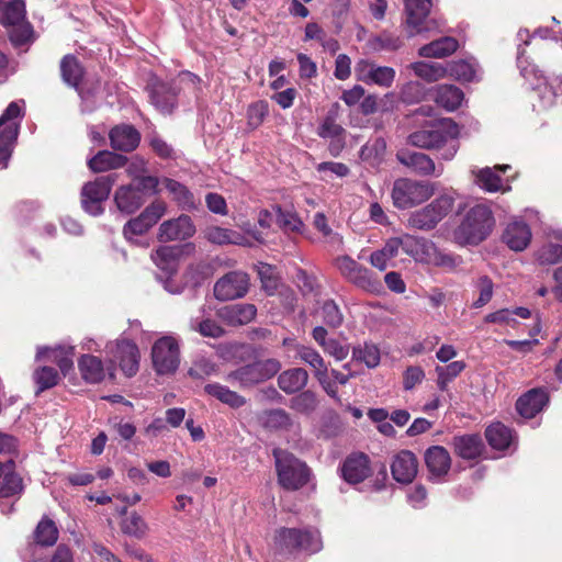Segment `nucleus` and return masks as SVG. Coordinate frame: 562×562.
Returning a JSON list of instances; mask_svg holds the SVG:
<instances>
[{"label": "nucleus", "instance_id": "obj_62", "mask_svg": "<svg viewBox=\"0 0 562 562\" xmlns=\"http://www.w3.org/2000/svg\"><path fill=\"white\" fill-rule=\"evenodd\" d=\"M269 113V105L267 101L260 100L248 106L247 119L248 125L257 128L262 124Z\"/></svg>", "mask_w": 562, "mask_h": 562}, {"label": "nucleus", "instance_id": "obj_51", "mask_svg": "<svg viewBox=\"0 0 562 562\" xmlns=\"http://www.w3.org/2000/svg\"><path fill=\"white\" fill-rule=\"evenodd\" d=\"M1 22L5 26H12L25 22V3L23 0H13L9 2L1 16Z\"/></svg>", "mask_w": 562, "mask_h": 562}, {"label": "nucleus", "instance_id": "obj_27", "mask_svg": "<svg viewBox=\"0 0 562 562\" xmlns=\"http://www.w3.org/2000/svg\"><path fill=\"white\" fill-rule=\"evenodd\" d=\"M432 99L437 105L448 112L461 106L464 100L463 91L453 85H438L432 89Z\"/></svg>", "mask_w": 562, "mask_h": 562}, {"label": "nucleus", "instance_id": "obj_52", "mask_svg": "<svg viewBox=\"0 0 562 562\" xmlns=\"http://www.w3.org/2000/svg\"><path fill=\"white\" fill-rule=\"evenodd\" d=\"M316 407V395L310 390L301 392L290 401V408L300 414H311Z\"/></svg>", "mask_w": 562, "mask_h": 562}, {"label": "nucleus", "instance_id": "obj_17", "mask_svg": "<svg viewBox=\"0 0 562 562\" xmlns=\"http://www.w3.org/2000/svg\"><path fill=\"white\" fill-rule=\"evenodd\" d=\"M21 115V105L18 102H11L0 116V156L5 159L11 156V149L19 133V125L13 120Z\"/></svg>", "mask_w": 562, "mask_h": 562}, {"label": "nucleus", "instance_id": "obj_13", "mask_svg": "<svg viewBox=\"0 0 562 562\" xmlns=\"http://www.w3.org/2000/svg\"><path fill=\"white\" fill-rule=\"evenodd\" d=\"M203 237L211 244L237 245L243 247H252L254 241L263 243L261 235L255 231H246L241 234L237 231L224 228L221 226H209L203 231Z\"/></svg>", "mask_w": 562, "mask_h": 562}, {"label": "nucleus", "instance_id": "obj_30", "mask_svg": "<svg viewBox=\"0 0 562 562\" xmlns=\"http://www.w3.org/2000/svg\"><path fill=\"white\" fill-rule=\"evenodd\" d=\"M257 314L254 304H234L220 311V317L231 326H241L250 323Z\"/></svg>", "mask_w": 562, "mask_h": 562}, {"label": "nucleus", "instance_id": "obj_25", "mask_svg": "<svg viewBox=\"0 0 562 562\" xmlns=\"http://www.w3.org/2000/svg\"><path fill=\"white\" fill-rule=\"evenodd\" d=\"M114 202L120 212L133 214L140 209L145 199L139 189L132 184H124L115 190Z\"/></svg>", "mask_w": 562, "mask_h": 562}, {"label": "nucleus", "instance_id": "obj_32", "mask_svg": "<svg viewBox=\"0 0 562 562\" xmlns=\"http://www.w3.org/2000/svg\"><path fill=\"white\" fill-rule=\"evenodd\" d=\"M308 382V373L303 368H291L282 371L278 376V385L286 394L302 391Z\"/></svg>", "mask_w": 562, "mask_h": 562}, {"label": "nucleus", "instance_id": "obj_31", "mask_svg": "<svg viewBox=\"0 0 562 562\" xmlns=\"http://www.w3.org/2000/svg\"><path fill=\"white\" fill-rule=\"evenodd\" d=\"M396 158L402 165L423 176L435 175L437 171L434 160L423 153L401 151L397 153Z\"/></svg>", "mask_w": 562, "mask_h": 562}, {"label": "nucleus", "instance_id": "obj_58", "mask_svg": "<svg viewBox=\"0 0 562 562\" xmlns=\"http://www.w3.org/2000/svg\"><path fill=\"white\" fill-rule=\"evenodd\" d=\"M59 375L54 368L42 367L34 372V381L37 384V393L54 387Z\"/></svg>", "mask_w": 562, "mask_h": 562}, {"label": "nucleus", "instance_id": "obj_47", "mask_svg": "<svg viewBox=\"0 0 562 562\" xmlns=\"http://www.w3.org/2000/svg\"><path fill=\"white\" fill-rule=\"evenodd\" d=\"M34 537L37 544L52 547L58 539V529L53 520L44 517L38 522L34 532Z\"/></svg>", "mask_w": 562, "mask_h": 562}, {"label": "nucleus", "instance_id": "obj_5", "mask_svg": "<svg viewBox=\"0 0 562 562\" xmlns=\"http://www.w3.org/2000/svg\"><path fill=\"white\" fill-rule=\"evenodd\" d=\"M274 543L281 551H305L316 553L323 548L319 531L315 528H280L274 536Z\"/></svg>", "mask_w": 562, "mask_h": 562}, {"label": "nucleus", "instance_id": "obj_7", "mask_svg": "<svg viewBox=\"0 0 562 562\" xmlns=\"http://www.w3.org/2000/svg\"><path fill=\"white\" fill-rule=\"evenodd\" d=\"M435 193L434 184L408 178L396 179L392 188V201L395 207L405 210L424 203Z\"/></svg>", "mask_w": 562, "mask_h": 562}, {"label": "nucleus", "instance_id": "obj_20", "mask_svg": "<svg viewBox=\"0 0 562 562\" xmlns=\"http://www.w3.org/2000/svg\"><path fill=\"white\" fill-rule=\"evenodd\" d=\"M340 472L347 483L359 484L372 474L370 458L363 452H353L345 459Z\"/></svg>", "mask_w": 562, "mask_h": 562}, {"label": "nucleus", "instance_id": "obj_54", "mask_svg": "<svg viewBox=\"0 0 562 562\" xmlns=\"http://www.w3.org/2000/svg\"><path fill=\"white\" fill-rule=\"evenodd\" d=\"M536 259L540 265H555L562 259V245L552 241L542 245L536 252Z\"/></svg>", "mask_w": 562, "mask_h": 562}, {"label": "nucleus", "instance_id": "obj_29", "mask_svg": "<svg viewBox=\"0 0 562 562\" xmlns=\"http://www.w3.org/2000/svg\"><path fill=\"white\" fill-rule=\"evenodd\" d=\"M548 403V395L542 390H530L522 396H520L516 403L518 413L525 418H532Z\"/></svg>", "mask_w": 562, "mask_h": 562}, {"label": "nucleus", "instance_id": "obj_10", "mask_svg": "<svg viewBox=\"0 0 562 562\" xmlns=\"http://www.w3.org/2000/svg\"><path fill=\"white\" fill-rule=\"evenodd\" d=\"M116 177L109 175L87 182L81 189V205L90 215L103 213V202L108 200Z\"/></svg>", "mask_w": 562, "mask_h": 562}, {"label": "nucleus", "instance_id": "obj_38", "mask_svg": "<svg viewBox=\"0 0 562 562\" xmlns=\"http://www.w3.org/2000/svg\"><path fill=\"white\" fill-rule=\"evenodd\" d=\"M74 348H41L36 357L46 358L48 361L55 362L60 371L66 374L74 366L72 361Z\"/></svg>", "mask_w": 562, "mask_h": 562}, {"label": "nucleus", "instance_id": "obj_19", "mask_svg": "<svg viewBox=\"0 0 562 562\" xmlns=\"http://www.w3.org/2000/svg\"><path fill=\"white\" fill-rule=\"evenodd\" d=\"M195 252V245L187 243L175 246H160L151 252L150 258L154 263L162 271L172 272L176 270L178 260L183 256H190Z\"/></svg>", "mask_w": 562, "mask_h": 562}, {"label": "nucleus", "instance_id": "obj_12", "mask_svg": "<svg viewBox=\"0 0 562 562\" xmlns=\"http://www.w3.org/2000/svg\"><path fill=\"white\" fill-rule=\"evenodd\" d=\"M151 359L158 374L173 373L180 363V349L178 340L172 336L159 338L151 348Z\"/></svg>", "mask_w": 562, "mask_h": 562}, {"label": "nucleus", "instance_id": "obj_22", "mask_svg": "<svg viewBox=\"0 0 562 562\" xmlns=\"http://www.w3.org/2000/svg\"><path fill=\"white\" fill-rule=\"evenodd\" d=\"M345 128L337 123L333 111L328 112L317 128L321 138L330 139L328 150L334 157H337L345 147Z\"/></svg>", "mask_w": 562, "mask_h": 562}, {"label": "nucleus", "instance_id": "obj_26", "mask_svg": "<svg viewBox=\"0 0 562 562\" xmlns=\"http://www.w3.org/2000/svg\"><path fill=\"white\" fill-rule=\"evenodd\" d=\"M111 146L121 151L134 150L140 140L138 131L132 125H117L109 134Z\"/></svg>", "mask_w": 562, "mask_h": 562}, {"label": "nucleus", "instance_id": "obj_4", "mask_svg": "<svg viewBox=\"0 0 562 562\" xmlns=\"http://www.w3.org/2000/svg\"><path fill=\"white\" fill-rule=\"evenodd\" d=\"M273 457L278 483L282 488L297 491L310 482L312 471L304 461L282 449H274Z\"/></svg>", "mask_w": 562, "mask_h": 562}, {"label": "nucleus", "instance_id": "obj_53", "mask_svg": "<svg viewBox=\"0 0 562 562\" xmlns=\"http://www.w3.org/2000/svg\"><path fill=\"white\" fill-rule=\"evenodd\" d=\"M263 290L272 294L279 285V277L276 268L269 263L259 262L256 266Z\"/></svg>", "mask_w": 562, "mask_h": 562}, {"label": "nucleus", "instance_id": "obj_41", "mask_svg": "<svg viewBox=\"0 0 562 562\" xmlns=\"http://www.w3.org/2000/svg\"><path fill=\"white\" fill-rule=\"evenodd\" d=\"M411 68L417 77L428 82L447 78L446 64L416 61L411 65Z\"/></svg>", "mask_w": 562, "mask_h": 562}, {"label": "nucleus", "instance_id": "obj_16", "mask_svg": "<svg viewBox=\"0 0 562 562\" xmlns=\"http://www.w3.org/2000/svg\"><path fill=\"white\" fill-rule=\"evenodd\" d=\"M248 289V274L243 271H231L216 281L214 295L220 301H231L246 295Z\"/></svg>", "mask_w": 562, "mask_h": 562}, {"label": "nucleus", "instance_id": "obj_63", "mask_svg": "<svg viewBox=\"0 0 562 562\" xmlns=\"http://www.w3.org/2000/svg\"><path fill=\"white\" fill-rule=\"evenodd\" d=\"M277 223L281 228L290 232H301L304 226L296 214L282 211L281 207H277Z\"/></svg>", "mask_w": 562, "mask_h": 562}, {"label": "nucleus", "instance_id": "obj_46", "mask_svg": "<svg viewBox=\"0 0 562 562\" xmlns=\"http://www.w3.org/2000/svg\"><path fill=\"white\" fill-rule=\"evenodd\" d=\"M61 77L66 83L77 87L82 78L83 70L72 55H66L60 61Z\"/></svg>", "mask_w": 562, "mask_h": 562}, {"label": "nucleus", "instance_id": "obj_34", "mask_svg": "<svg viewBox=\"0 0 562 562\" xmlns=\"http://www.w3.org/2000/svg\"><path fill=\"white\" fill-rule=\"evenodd\" d=\"M78 369L87 383H100L106 375L102 360L92 355L81 356L78 360Z\"/></svg>", "mask_w": 562, "mask_h": 562}, {"label": "nucleus", "instance_id": "obj_59", "mask_svg": "<svg viewBox=\"0 0 562 562\" xmlns=\"http://www.w3.org/2000/svg\"><path fill=\"white\" fill-rule=\"evenodd\" d=\"M22 490V479L18 474L11 471L4 473L2 481L0 483V497L14 496L16 494H20Z\"/></svg>", "mask_w": 562, "mask_h": 562}, {"label": "nucleus", "instance_id": "obj_23", "mask_svg": "<svg viewBox=\"0 0 562 562\" xmlns=\"http://www.w3.org/2000/svg\"><path fill=\"white\" fill-rule=\"evenodd\" d=\"M393 479L402 484L413 482L418 473V460L415 453L409 450L397 452L391 463Z\"/></svg>", "mask_w": 562, "mask_h": 562}, {"label": "nucleus", "instance_id": "obj_60", "mask_svg": "<svg viewBox=\"0 0 562 562\" xmlns=\"http://www.w3.org/2000/svg\"><path fill=\"white\" fill-rule=\"evenodd\" d=\"M386 151V142L384 138H375L372 143L362 146L360 157L362 160H372L379 162Z\"/></svg>", "mask_w": 562, "mask_h": 562}, {"label": "nucleus", "instance_id": "obj_8", "mask_svg": "<svg viewBox=\"0 0 562 562\" xmlns=\"http://www.w3.org/2000/svg\"><path fill=\"white\" fill-rule=\"evenodd\" d=\"M453 207V199L449 195H440L426 206L411 213L408 226L420 231H430L441 222Z\"/></svg>", "mask_w": 562, "mask_h": 562}, {"label": "nucleus", "instance_id": "obj_39", "mask_svg": "<svg viewBox=\"0 0 562 562\" xmlns=\"http://www.w3.org/2000/svg\"><path fill=\"white\" fill-rule=\"evenodd\" d=\"M161 184L171 195L172 200L183 210H192L195 207L193 194L182 183L170 179L162 178Z\"/></svg>", "mask_w": 562, "mask_h": 562}, {"label": "nucleus", "instance_id": "obj_61", "mask_svg": "<svg viewBox=\"0 0 562 562\" xmlns=\"http://www.w3.org/2000/svg\"><path fill=\"white\" fill-rule=\"evenodd\" d=\"M166 202L161 200H155L150 204H148L139 215L151 228L159 222V220L166 214Z\"/></svg>", "mask_w": 562, "mask_h": 562}, {"label": "nucleus", "instance_id": "obj_43", "mask_svg": "<svg viewBox=\"0 0 562 562\" xmlns=\"http://www.w3.org/2000/svg\"><path fill=\"white\" fill-rule=\"evenodd\" d=\"M515 316L520 318H529L531 316L530 310L526 307H517L515 310L503 308L485 316L486 323H498L510 327H516L518 322Z\"/></svg>", "mask_w": 562, "mask_h": 562}, {"label": "nucleus", "instance_id": "obj_45", "mask_svg": "<svg viewBox=\"0 0 562 562\" xmlns=\"http://www.w3.org/2000/svg\"><path fill=\"white\" fill-rule=\"evenodd\" d=\"M296 353L304 363L308 364L313 369L315 379L328 372L325 360L315 349L299 345L296 347Z\"/></svg>", "mask_w": 562, "mask_h": 562}, {"label": "nucleus", "instance_id": "obj_50", "mask_svg": "<svg viewBox=\"0 0 562 562\" xmlns=\"http://www.w3.org/2000/svg\"><path fill=\"white\" fill-rule=\"evenodd\" d=\"M465 369L464 361H453L445 367H436L437 385L441 391H445L448 384L457 378Z\"/></svg>", "mask_w": 562, "mask_h": 562}, {"label": "nucleus", "instance_id": "obj_21", "mask_svg": "<svg viewBox=\"0 0 562 562\" xmlns=\"http://www.w3.org/2000/svg\"><path fill=\"white\" fill-rule=\"evenodd\" d=\"M431 9V0H404L405 25L411 36L426 31L425 22Z\"/></svg>", "mask_w": 562, "mask_h": 562}, {"label": "nucleus", "instance_id": "obj_28", "mask_svg": "<svg viewBox=\"0 0 562 562\" xmlns=\"http://www.w3.org/2000/svg\"><path fill=\"white\" fill-rule=\"evenodd\" d=\"M531 236V231L526 223L512 222L507 225L503 239L510 249L522 251L530 244Z\"/></svg>", "mask_w": 562, "mask_h": 562}, {"label": "nucleus", "instance_id": "obj_57", "mask_svg": "<svg viewBox=\"0 0 562 562\" xmlns=\"http://www.w3.org/2000/svg\"><path fill=\"white\" fill-rule=\"evenodd\" d=\"M476 183L487 192L502 190V179L492 168H483L476 173Z\"/></svg>", "mask_w": 562, "mask_h": 562}, {"label": "nucleus", "instance_id": "obj_33", "mask_svg": "<svg viewBox=\"0 0 562 562\" xmlns=\"http://www.w3.org/2000/svg\"><path fill=\"white\" fill-rule=\"evenodd\" d=\"M459 48V42L451 36H443L435 40L418 49V55L425 58H445Z\"/></svg>", "mask_w": 562, "mask_h": 562}, {"label": "nucleus", "instance_id": "obj_44", "mask_svg": "<svg viewBox=\"0 0 562 562\" xmlns=\"http://www.w3.org/2000/svg\"><path fill=\"white\" fill-rule=\"evenodd\" d=\"M485 437L490 446L497 450H504L512 442V431L501 423L492 424L486 428Z\"/></svg>", "mask_w": 562, "mask_h": 562}, {"label": "nucleus", "instance_id": "obj_2", "mask_svg": "<svg viewBox=\"0 0 562 562\" xmlns=\"http://www.w3.org/2000/svg\"><path fill=\"white\" fill-rule=\"evenodd\" d=\"M200 78L190 72L181 71L170 82L153 78L147 90L151 104L162 114H171L178 104V95L182 91L196 93L200 90Z\"/></svg>", "mask_w": 562, "mask_h": 562}, {"label": "nucleus", "instance_id": "obj_6", "mask_svg": "<svg viewBox=\"0 0 562 562\" xmlns=\"http://www.w3.org/2000/svg\"><path fill=\"white\" fill-rule=\"evenodd\" d=\"M404 252L416 261L443 268H454L459 260L438 249L436 245L426 238L404 235Z\"/></svg>", "mask_w": 562, "mask_h": 562}, {"label": "nucleus", "instance_id": "obj_18", "mask_svg": "<svg viewBox=\"0 0 562 562\" xmlns=\"http://www.w3.org/2000/svg\"><path fill=\"white\" fill-rule=\"evenodd\" d=\"M195 225L189 215L181 214L176 218L164 221L159 228L157 237L160 241L186 240L194 236Z\"/></svg>", "mask_w": 562, "mask_h": 562}, {"label": "nucleus", "instance_id": "obj_64", "mask_svg": "<svg viewBox=\"0 0 562 562\" xmlns=\"http://www.w3.org/2000/svg\"><path fill=\"white\" fill-rule=\"evenodd\" d=\"M322 318L330 327H338L342 323V314L334 301H326L322 306Z\"/></svg>", "mask_w": 562, "mask_h": 562}, {"label": "nucleus", "instance_id": "obj_40", "mask_svg": "<svg viewBox=\"0 0 562 562\" xmlns=\"http://www.w3.org/2000/svg\"><path fill=\"white\" fill-rule=\"evenodd\" d=\"M447 77L460 82H471L476 78V65L471 60L459 59L446 64Z\"/></svg>", "mask_w": 562, "mask_h": 562}, {"label": "nucleus", "instance_id": "obj_1", "mask_svg": "<svg viewBox=\"0 0 562 562\" xmlns=\"http://www.w3.org/2000/svg\"><path fill=\"white\" fill-rule=\"evenodd\" d=\"M459 135L458 124L451 119H443L411 133L407 142L418 148L441 150L440 158L451 160L459 150Z\"/></svg>", "mask_w": 562, "mask_h": 562}, {"label": "nucleus", "instance_id": "obj_37", "mask_svg": "<svg viewBox=\"0 0 562 562\" xmlns=\"http://www.w3.org/2000/svg\"><path fill=\"white\" fill-rule=\"evenodd\" d=\"M127 158L109 150H101L88 161V166L93 172H105L125 166Z\"/></svg>", "mask_w": 562, "mask_h": 562}, {"label": "nucleus", "instance_id": "obj_3", "mask_svg": "<svg viewBox=\"0 0 562 562\" xmlns=\"http://www.w3.org/2000/svg\"><path fill=\"white\" fill-rule=\"evenodd\" d=\"M494 225L491 209L484 204H476L467 212L454 236L460 244L477 245L491 234Z\"/></svg>", "mask_w": 562, "mask_h": 562}, {"label": "nucleus", "instance_id": "obj_15", "mask_svg": "<svg viewBox=\"0 0 562 562\" xmlns=\"http://www.w3.org/2000/svg\"><path fill=\"white\" fill-rule=\"evenodd\" d=\"M110 360L117 364L124 375L134 376L139 369L140 353L137 345L127 339H120L110 349Z\"/></svg>", "mask_w": 562, "mask_h": 562}, {"label": "nucleus", "instance_id": "obj_36", "mask_svg": "<svg viewBox=\"0 0 562 562\" xmlns=\"http://www.w3.org/2000/svg\"><path fill=\"white\" fill-rule=\"evenodd\" d=\"M454 452L462 459L472 460L477 458L483 450V442L477 435H464L453 438Z\"/></svg>", "mask_w": 562, "mask_h": 562}, {"label": "nucleus", "instance_id": "obj_9", "mask_svg": "<svg viewBox=\"0 0 562 562\" xmlns=\"http://www.w3.org/2000/svg\"><path fill=\"white\" fill-rule=\"evenodd\" d=\"M335 267L344 279L367 292H380L382 285L371 271L349 256H340L335 260Z\"/></svg>", "mask_w": 562, "mask_h": 562}, {"label": "nucleus", "instance_id": "obj_11", "mask_svg": "<svg viewBox=\"0 0 562 562\" xmlns=\"http://www.w3.org/2000/svg\"><path fill=\"white\" fill-rule=\"evenodd\" d=\"M280 369L281 362L271 358L244 366L229 373L228 379L236 380L240 386L247 387L271 379Z\"/></svg>", "mask_w": 562, "mask_h": 562}, {"label": "nucleus", "instance_id": "obj_14", "mask_svg": "<svg viewBox=\"0 0 562 562\" xmlns=\"http://www.w3.org/2000/svg\"><path fill=\"white\" fill-rule=\"evenodd\" d=\"M355 75L358 81L366 85L390 88L395 80L396 72L392 67L380 66L372 60L363 58L356 63Z\"/></svg>", "mask_w": 562, "mask_h": 562}, {"label": "nucleus", "instance_id": "obj_55", "mask_svg": "<svg viewBox=\"0 0 562 562\" xmlns=\"http://www.w3.org/2000/svg\"><path fill=\"white\" fill-rule=\"evenodd\" d=\"M122 530L126 535L142 538L147 533L148 525L140 515L133 512L122 521Z\"/></svg>", "mask_w": 562, "mask_h": 562}, {"label": "nucleus", "instance_id": "obj_42", "mask_svg": "<svg viewBox=\"0 0 562 562\" xmlns=\"http://www.w3.org/2000/svg\"><path fill=\"white\" fill-rule=\"evenodd\" d=\"M204 391L209 395L234 408H238L246 403L243 396L218 383L206 384Z\"/></svg>", "mask_w": 562, "mask_h": 562}, {"label": "nucleus", "instance_id": "obj_24", "mask_svg": "<svg viewBox=\"0 0 562 562\" xmlns=\"http://www.w3.org/2000/svg\"><path fill=\"white\" fill-rule=\"evenodd\" d=\"M425 463L430 479L440 480L445 477L451 468V458L448 450L442 446H431L425 451Z\"/></svg>", "mask_w": 562, "mask_h": 562}, {"label": "nucleus", "instance_id": "obj_35", "mask_svg": "<svg viewBox=\"0 0 562 562\" xmlns=\"http://www.w3.org/2000/svg\"><path fill=\"white\" fill-rule=\"evenodd\" d=\"M522 76L530 80L531 77H533L537 80H542V85L544 87L549 86L552 91V97H558L559 94H562V63L559 65H555L551 72V78L548 80L542 74L541 70L537 69L536 67L524 68L521 70ZM541 87V83L535 85L533 88L539 89Z\"/></svg>", "mask_w": 562, "mask_h": 562}, {"label": "nucleus", "instance_id": "obj_56", "mask_svg": "<svg viewBox=\"0 0 562 562\" xmlns=\"http://www.w3.org/2000/svg\"><path fill=\"white\" fill-rule=\"evenodd\" d=\"M190 328L193 331L201 334L204 337L218 338L223 336V328L213 319L206 318L199 321L198 318H191Z\"/></svg>", "mask_w": 562, "mask_h": 562}, {"label": "nucleus", "instance_id": "obj_48", "mask_svg": "<svg viewBox=\"0 0 562 562\" xmlns=\"http://www.w3.org/2000/svg\"><path fill=\"white\" fill-rule=\"evenodd\" d=\"M9 37L14 47L23 48L34 42V31L29 22H23L11 26Z\"/></svg>", "mask_w": 562, "mask_h": 562}, {"label": "nucleus", "instance_id": "obj_49", "mask_svg": "<svg viewBox=\"0 0 562 562\" xmlns=\"http://www.w3.org/2000/svg\"><path fill=\"white\" fill-rule=\"evenodd\" d=\"M211 276V267L205 262L191 263L183 273L187 286H199Z\"/></svg>", "mask_w": 562, "mask_h": 562}]
</instances>
